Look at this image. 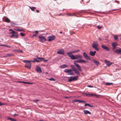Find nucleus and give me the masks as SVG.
Returning a JSON list of instances; mask_svg holds the SVG:
<instances>
[{"mask_svg":"<svg viewBox=\"0 0 121 121\" xmlns=\"http://www.w3.org/2000/svg\"><path fill=\"white\" fill-rule=\"evenodd\" d=\"M90 105V104H89L86 103L85 104V107H86V106H88L89 107Z\"/></svg>","mask_w":121,"mask_h":121,"instance_id":"obj_45","label":"nucleus"},{"mask_svg":"<svg viewBox=\"0 0 121 121\" xmlns=\"http://www.w3.org/2000/svg\"><path fill=\"white\" fill-rule=\"evenodd\" d=\"M73 70L74 71L75 73H77L79 75H80L79 72L76 68H75L74 69H73Z\"/></svg>","mask_w":121,"mask_h":121,"instance_id":"obj_21","label":"nucleus"},{"mask_svg":"<svg viewBox=\"0 0 121 121\" xmlns=\"http://www.w3.org/2000/svg\"><path fill=\"white\" fill-rule=\"evenodd\" d=\"M114 39L115 40L117 41L118 40V38L117 35H114Z\"/></svg>","mask_w":121,"mask_h":121,"instance_id":"obj_29","label":"nucleus"},{"mask_svg":"<svg viewBox=\"0 0 121 121\" xmlns=\"http://www.w3.org/2000/svg\"><path fill=\"white\" fill-rule=\"evenodd\" d=\"M59 67L60 68L64 69L67 67V66L65 64H63L60 66Z\"/></svg>","mask_w":121,"mask_h":121,"instance_id":"obj_22","label":"nucleus"},{"mask_svg":"<svg viewBox=\"0 0 121 121\" xmlns=\"http://www.w3.org/2000/svg\"><path fill=\"white\" fill-rule=\"evenodd\" d=\"M112 46L113 49H115L116 48V46L117 45L116 43H112Z\"/></svg>","mask_w":121,"mask_h":121,"instance_id":"obj_18","label":"nucleus"},{"mask_svg":"<svg viewBox=\"0 0 121 121\" xmlns=\"http://www.w3.org/2000/svg\"><path fill=\"white\" fill-rule=\"evenodd\" d=\"M102 26H100L99 25L97 26V28L99 29H100L102 28Z\"/></svg>","mask_w":121,"mask_h":121,"instance_id":"obj_48","label":"nucleus"},{"mask_svg":"<svg viewBox=\"0 0 121 121\" xmlns=\"http://www.w3.org/2000/svg\"><path fill=\"white\" fill-rule=\"evenodd\" d=\"M70 67L71 68L73 69V70L74 69L76 68L75 67V66L73 65H70Z\"/></svg>","mask_w":121,"mask_h":121,"instance_id":"obj_40","label":"nucleus"},{"mask_svg":"<svg viewBox=\"0 0 121 121\" xmlns=\"http://www.w3.org/2000/svg\"><path fill=\"white\" fill-rule=\"evenodd\" d=\"M34 61L36 60V61H35V62L36 61L37 62H40L39 60V59H37L36 58V59L35 58H34Z\"/></svg>","mask_w":121,"mask_h":121,"instance_id":"obj_38","label":"nucleus"},{"mask_svg":"<svg viewBox=\"0 0 121 121\" xmlns=\"http://www.w3.org/2000/svg\"><path fill=\"white\" fill-rule=\"evenodd\" d=\"M36 11L37 13H39V10H36Z\"/></svg>","mask_w":121,"mask_h":121,"instance_id":"obj_64","label":"nucleus"},{"mask_svg":"<svg viewBox=\"0 0 121 121\" xmlns=\"http://www.w3.org/2000/svg\"><path fill=\"white\" fill-rule=\"evenodd\" d=\"M32 83H31V82H28V84H32Z\"/></svg>","mask_w":121,"mask_h":121,"instance_id":"obj_58","label":"nucleus"},{"mask_svg":"<svg viewBox=\"0 0 121 121\" xmlns=\"http://www.w3.org/2000/svg\"><path fill=\"white\" fill-rule=\"evenodd\" d=\"M84 94H85L86 96H89V94L84 93Z\"/></svg>","mask_w":121,"mask_h":121,"instance_id":"obj_51","label":"nucleus"},{"mask_svg":"<svg viewBox=\"0 0 121 121\" xmlns=\"http://www.w3.org/2000/svg\"><path fill=\"white\" fill-rule=\"evenodd\" d=\"M13 55L11 54H6V56L7 57H9Z\"/></svg>","mask_w":121,"mask_h":121,"instance_id":"obj_34","label":"nucleus"},{"mask_svg":"<svg viewBox=\"0 0 121 121\" xmlns=\"http://www.w3.org/2000/svg\"><path fill=\"white\" fill-rule=\"evenodd\" d=\"M10 24L11 25H12V26H14V25H18V24H15V23H13V22H11L10 23Z\"/></svg>","mask_w":121,"mask_h":121,"instance_id":"obj_35","label":"nucleus"},{"mask_svg":"<svg viewBox=\"0 0 121 121\" xmlns=\"http://www.w3.org/2000/svg\"><path fill=\"white\" fill-rule=\"evenodd\" d=\"M89 107H94V106L93 105H92L90 104Z\"/></svg>","mask_w":121,"mask_h":121,"instance_id":"obj_60","label":"nucleus"},{"mask_svg":"<svg viewBox=\"0 0 121 121\" xmlns=\"http://www.w3.org/2000/svg\"><path fill=\"white\" fill-rule=\"evenodd\" d=\"M67 54L70 58L71 59L73 60L74 55L72 54V53L71 52H67Z\"/></svg>","mask_w":121,"mask_h":121,"instance_id":"obj_11","label":"nucleus"},{"mask_svg":"<svg viewBox=\"0 0 121 121\" xmlns=\"http://www.w3.org/2000/svg\"><path fill=\"white\" fill-rule=\"evenodd\" d=\"M55 38V36L54 35L49 36L48 37V41H50L54 40Z\"/></svg>","mask_w":121,"mask_h":121,"instance_id":"obj_8","label":"nucleus"},{"mask_svg":"<svg viewBox=\"0 0 121 121\" xmlns=\"http://www.w3.org/2000/svg\"><path fill=\"white\" fill-rule=\"evenodd\" d=\"M79 103H86V101L81 100H79Z\"/></svg>","mask_w":121,"mask_h":121,"instance_id":"obj_39","label":"nucleus"},{"mask_svg":"<svg viewBox=\"0 0 121 121\" xmlns=\"http://www.w3.org/2000/svg\"><path fill=\"white\" fill-rule=\"evenodd\" d=\"M11 31H12V32H10V34L12 33V34H14L16 32L14 31L13 30Z\"/></svg>","mask_w":121,"mask_h":121,"instance_id":"obj_46","label":"nucleus"},{"mask_svg":"<svg viewBox=\"0 0 121 121\" xmlns=\"http://www.w3.org/2000/svg\"><path fill=\"white\" fill-rule=\"evenodd\" d=\"M3 45H4V46H5L6 47H9V48H10V47L9 46H7V45H4V44H3Z\"/></svg>","mask_w":121,"mask_h":121,"instance_id":"obj_49","label":"nucleus"},{"mask_svg":"<svg viewBox=\"0 0 121 121\" xmlns=\"http://www.w3.org/2000/svg\"><path fill=\"white\" fill-rule=\"evenodd\" d=\"M39 41L41 42H43L46 40L45 37L43 36L39 35Z\"/></svg>","mask_w":121,"mask_h":121,"instance_id":"obj_6","label":"nucleus"},{"mask_svg":"<svg viewBox=\"0 0 121 121\" xmlns=\"http://www.w3.org/2000/svg\"><path fill=\"white\" fill-rule=\"evenodd\" d=\"M39 32L38 31H35V33L36 34H37Z\"/></svg>","mask_w":121,"mask_h":121,"instance_id":"obj_61","label":"nucleus"},{"mask_svg":"<svg viewBox=\"0 0 121 121\" xmlns=\"http://www.w3.org/2000/svg\"><path fill=\"white\" fill-rule=\"evenodd\" d=\"M101 46L103 49L108 51H109V49L108 47L103 45H101Z\"/></svg>","mask_w":121,"mask_h":121,"instance_id":"obj_16","label":"nucleus"},{"mask_svg":"<svg viewBox=\"0 0 121 121\" xmlns=\"http://www.w3.org/2000/svg\"><path fill=\"white\" fill-rule=\"evenodd\" d=\"M4 104L3 103H2L1 102H0V106L4 105Z\"/></svg>","mask_w":121,"mask_h":121,"instance_id":"obj_50","label":"nucleus"},{"mask_svg":"<svg viewBox=\"0 0 121 121\" xmlns=\"http://www.w3.org/2000/svg\"><path fill=\"white\" fill-rule=\"evenodd\" d=\"M84 13V10H82L79 12H77L76 13H71V16H75L76 17H79L80 15H82Z\"/></svg>","mask_w":121,"mask_h":121,"instance_id":"obj_2","label":"nucleus"},{"mask_svg":"<svg viewBox=\"0 0 121 121\" xmlns=\"http://www.w3.org/2000/svg\"><path fill=\"white\" fill-rule=\"evenodd\" d=\"M114 52L116 54L121 55V49H117L114 51Z\"/></svg>","mask_w":121,"mask_h":121,"instance_id":"obj_17","label":"nucleus"},{"mask_svg":"<svg viewBox=\"0 0 121 121\" xmlns=\"http://www.w3.org/2000/svg\"><path fill=\"white\" fill-rule=\"evenodd\" d=\"M93 62L95 63V64L97 66H98L99 64V62L95 60H94Z\"/></svg>","mask_w":121,"mask_h":121,"instance_id":"obj_24","label":"nucleus"},{"mask_svg":"<svg viewBox=\"0 0 121 121\" xmlns=\"http://www.w3.org/2000/svg\"><path fill=\"white\" fill-rule=\"evenodd\" d=\"M18 35L17 32L13 34L12 35L10 36V37L11 38L14 37V38L15 39H17L18 38Z\"/></svg>","mask_w":121,"mask_h":121,"instance_id":"obj_9","label":"nucleus"},{"mask_svg":"<svg viewBox=\"0 0 121 121\" xmlns=\"http://www.w3.org/2000/svg\"><path fill=\"white\" fill-rule=\"evenodd\" d=\"M90 54L91 56H94L95 55L93 53V52L92 51H90Z\"/></svg>","mask_w":121,"mask_h":121,"instance_id":"obj_30","label":"nucleus"},{"mask_svg":"<svg viewBox=\"0 0 121 121\" xmlns=\"http://www.w3.org/2000/svg\"><path fill=\"white\" fill-rule=\"evenodd\" d=\"M87 87H93V86H91V85H88L87 86Z\"/></svg>","mask_w":121,"mask_h":121,"instance_id":"obj_54","label":"nucleus"},{"mask_svg":"<svg viewBox=\"0 0 121 121\" xmlns=\"http://www.w3.org/2000/svg\"><path fill=\"white\" fill-rule=\"evenodd\" d=\"M73 80V77L72 76H71L70 77L69 79L68 80V81L69 82H70Z\"/></svg>","mask_w":121,"mask_h":121,"instance_id":"obj_26","label":"nucleus"},{"mask_svg":"<svg viewBox=\"0 0 121 121\" xmlns=\"http://www.w3.org/2000/svg\"><path fill=\"white\" fill-rule=\"evenodd\" d=\"M71 53L73 54V53H75V51H71Z\"/></svg>","mask_w":121,"mask_h":121,"instance_id":"obj_57","label":"nucleus"},{"mask_svg":"<svg viewBox=\"0 0 121 121\" xmlns=\"http://www.w3.org/2000/svg\"><path fill=\"white\" fill-rule=\"evenodd\" d=\"M105 62L107 65L108 66H109L111 65L112 64V63L111 62L109 61L105 60H104Z\"/></svg>","mask_w":121,"mask_h":121,"instance_id":"obj_12","label":"nucleus"},{"mask_svg":"<svg viewBox=\"0 0 121 121\" xmlns=\"http://www.w3.org/2000/svg\"><path fill=\"white\" fill-rule=\"evenodd\" d=\"M73 70L74 71L75 73H77L79 75H80L79 72L76 68H75L74 69H73Z\"/></svg>","mask_w":121,"mask_h":121,"instance_id":"obj_19","label":"nucleus"},{"mask_svg":"<svg viewBox=\"0 0 121 121\" xmlns=\"http://www.w3.org/2000/svg\"><path fill=\"white\" fill-rule=\"evenodd\" d=\"M17 115H18V114H15L13 115V116L15 117V116H16Z\"/></svg>","mask_w":121,"mask_h":121,"instance_id":"obj_63","label":"nucleus"},{"mask_svg":"<svg viewBox=\"0 0 121 121\" xmlns=\"http://www.w3.org/2000/svg\"><path fill=\"white\" fill-rule=\"evenodd\" d=\"M74 64L79 70L81 71L82 70V69L81 67L78 64L75 62H74Z\"/></svg>","mask_w":121,"mask_h":121,"instance_id":"obj_13","label":"nucleus"},{"mask_svg":"<svg viewBox=\"0 0 121 121\" xmlns=\"http://www.w3.org/2000/svg\"><path fill=\"white\" fill-rule=\"evenodd\" d=\"M5 20V22L7 23H9L10 22V20L7 18H6Z\"/></svg>","mask_w":121,"mask_h":121,"instance_id":"obj_25","label":"nucleus"},{"mask_svg":"<svg viewBox=\"0 0 121 121\" xmlns=\"http://www.w3.org/2000/svg\"><path fill=\"white\" fill-rule=\"evenodd\" d=\"M83 55L84 57H85L86 56H87V54L85 52H84L83 53Z\"/></svg>","mask_w":121,"mask_h":121,"instance_id":"obj_42","label":"nucleus"},{"mask_svg":"<svg viewBox=\"0 0 121 121\" xmlns=\"http://www.w3.org/2000/svg\"><path fill=\"white\" fill-rule=\"evenodd\" d=\"M39 101V100H38V99H36V100H34V102H37V101Z\"/></svg>","mask_w":121,"mask_h":121,"instance_id":"obj_53","label":"nucleus"},{"mask_svg":"<svg viewBox=\"0 0 121 121\" xmlns=\"http://www.w3.org/2000/svg\"><path fill=\"white\" fill-rule=\"evenodd\" d=\"M73 70L74 71L75 73H77L79 75H80L79 72L76 68H75L74 69H73Z\"/></svg>","mask_w":121,"mask_h":121,"instance_id":"obj_20","label":"nucleus"},{"mask_svg":"<svg viewBox=\"0 0 121 121\" xmlns=\"http://www.w3.org/2000/svg\"><path fill=\"white\" fill-rule=\"evenodd\" d=\"M73 80H77L78 78V76L77 75L75 77H73Z\"/></svg>","mask_w":121,"mask_h":121,"instance_id":"obj_33","label":"nucleus"},{"mask_svg":"<svg viewBox=\"0 0 121 121\" xmlns=\"http://www.w3.org/2000/svg\"><path fill=\"white\" fill-rule=\"evenodd\" d=\"M72 70L71 69H65L64 70V72L65 73H68V75H74V73L71 71Z\"/></svg>","mask_w":121,"mask_h":121,"instance_id":"obj_3","label":"nucleus"},{"mask_svg":"<svg viewBox=\"0 0 121 121\" xmlns=\"http://www.w3.org/2000/svg\"><path fill=\"white\" fill-rule=\"evenodd\" d=\"M117 10V9H113V10H111L110 11H113L114 10Z\"/></svg>","mask_w":121,"mask_h":121,"instance_id":"obj_59","label":"nucleus"},{"mask_svg":"<svg viewBox=\"0 0 121 121\" xmlns=\"http://www.w3.org/2000/svg\"><path fill=\"white\" fill-rule=\"evenodd\" d=\"M87 61H85L84 60L81 59H80L79 60H75L74 61V62H76L77 63H85L87 62Z\"/></svg>","mask_w":121,"mask_h":121,"instance_id":"obj_7","label":"nucleus"},{"mask_svg":"<svg viewBox=\"0 0 121 121\" xmlns=\"http://www.w3.org/2000/svg\"><path fill=\"white\" fill-rule=\"evenodd\" d=\"M36 70L37 72L40 73L42 72V70L40 67L38 66H37L36 68Z\"/></svg>","mask_w":121,"mask_h":121,"instance_id":"obj_15","label":"nucleus"},{"mask_svg":"<svg viewBox=\"0 0 121 121\" xmlns=\"http://www.w3.org/2000/svg\"><path fill=\"white\" fill-rule=\"evenodd\" d=\"M29 7L31 9V10L33 11H34V10L36 8V7H31L30 6H29Z\"/></svg>","mask_w":121,"mask_h":121,"instance_id":"obj_31","label":"nucleus"},{"mask_svg":"<svg viewBox=\"0 0 121 121\" xmlns=\"http://www.w3.org/2000/svg\"><path fill=\"white\" fill-rule=\"evenodd\" d=\"M8 119L10 120L11 121H16V120L10 117H8Z\"/></svg>","mask_w":121,"mask_h":121,"instance_id":"obj_28","label":"nucleus"},{"mask_svg":"<svg viewBox=\"0 0 121 121\" xmlns=\"http://www.w3.org/2000/svg\"><path fill=\"white\" fill-rule=\"evenodd\" d=\"M20 35L22 36H24L25 35V34L23 33H21Z\"/></svg>","mask_w":121,"mask_h":121,"instance_id":"obj_41","label":"nucleus"},{"mask_svg":"<svg viewBox=\"0 0 121 121\" xmlns=\"http://www.w3.org/2000/svg\"><path fill=\"white\" fill-rule=\"evenodd\" d=\"M19 82L20 83H23L25 84H27L28 82H25L24 81H19Z\"/></svg>","mask_w":121,"mask_h":121,"instance_id":"obj_37","label":"nucleus"},{"mask_svg":"<svg viewBox=\"0 0 121 121\" xmlns=\"http://www.w3.org/2000/svg\"><path fill=\"white\" fill-rule=\"evenodd\" d=\"M114 1L115 2L117 3L118 4H119V2L118 1L115 0Z\"/></svg>","mask_w":121,"mask_h":121,"instance_id":"obj_52","label":"nucleus"},{"mask_svg":"<svg viewBox=\"0 0 121 121\" xmlns=\"http://www.w3.org/2000/svg\"><path fill=\"white\" fill-rule=\"evenodd\" d=\"M113 84V83H112L106 82L105 84L106 85L108 86L110 85H112Z\"/></svg>","mask_w":121,"mask_h":121,"instance_id":"obj_36","label":"nucleus"},{"mask_svg":"<svg viewBox=\"0 0 121 121\" xmlns=\"http://www.w3.org/2000/svg\"><path fill=\"white\" fill-rule=\"evenodd\" d=\"M98 44L97 42H95L92 44V47L93 48L98 51L99 50V48L98 47Z\"/></svg>","mask_w":121,"mask_h":121,"instance_id":"obj_5","label":"nucleus"},{"mask_svg":"<svg viewBox=\"0 0 121 121\" xmlns=\"http://www.w3.org/2000/svg\"><path fill=\"white\" fill-rule=\"evenodd\" d=\"M84 58L86 59L87 60H91L90 58L88 55L86 56Z\"/></svg>","mask_w":121,"mask_h":121,"instance_id":"obj_27","label":"nucleus"},{"mask_svg":"<svg viewBox=\"0 0 121 121\" xmlns=\"http://www.w3.org/2000/svg\"><path fill=\"white\" fill-rule=\"evenodd\" d=\"M79 51V50H77L75 51V53H77V52H78Z\"/></svg>","mask_w":121,"mask_h":121,"instance_id":"obj_55","label":"nucleus"},{"mask_svg":"<svg viewBox=\"0 0 121 121\" xmlns=\"http://www.w3.org/2000/svg\"><path fill=\"white\" fill-rule=\"evenodd\" d=\"M49 80L52 81H55V80L53 78H51Z\"/></svg>","mask_w":121,"mask_h":121,"instance_id":"obj_43","label":"nucleus"},{"mask_svg":"<svg viewBox=\"0 0 121 121\" xmlns=\"http://www.w3.org/2000/svg\"><path fill=\"white\" fill-rule=\"evenodd\" d=\"M89 95H90L91 96H96V95H95V94H89Z\"/></svg>","mask_w":121,"mask_h":121,"instance_id":"obj_44","label":"nucleus"},{"mask_svg":"<svg viewBox=\"0 0 121 121\" xmlns=\"http://www.w3.org/2000/svg\"><path fill=\"white\" fill-rule=\"evenodd\" d=\"M73 101L74 102H79V100L75 99Z\"/></svg>","mask_w":121,"mask_h":121,"instance_id":"obj_47","label":"nucleus"},{"mask_svg":"<svg viewBox=\"0 0 121 121\" xmlns=\"http://www.w3.org/2000/svg\"><path fill=\"white\" fill-rule=\"evenodd\" d=\"M82 56L81 55H74L73 60L80 59L82 58Z\"/></svg>","mask_w":121,"mask_h":121,"instance_id":"obj_4","label":"nucleus"},{"mask_svg":"<svg viewBox=\"0 0 121 121\" xmlns=\"http://www.w3.org/2000/svg\"><path fill=\"white\" fill-rule=\"evenodd\" d=\"M36 58L37 59H39L40 61H43L44 62H46L47 61V60L44 59L43 58H40L38 57V56H37Z\"/></svg>","mask_w":121,"mask_h":121,"instance_id":"obj_14","label":"nucleus"},{"mask_svg":"<svg viewBox=\"0 0 121 121\" xmlns=\"http://www.w3.org/2000/svg\"><path fill=\"white\" fill-rule=\"evenodd\" d=\"M98 39L100 41H101L102 40V39L100 38H98Z\"/></svg>","mask_w":121,"mask_h":121,"instance_id":"obj_62","label":"nucleus"},{"mask_svg":"<svg viewBox=\"0 0 121 121\" xmlns=\"http://www.w3.org/2000/svg\"><path fill=\"white\" fill-rule=\"evenodd\" d=\"M65 51L64 49H60L57 52V54L61 55H64V54Z\"/></svg>","mask_w":121,"mask_h":121,"instance_id":"obj_10","label":"nucleus"},{"mask_svg":"<svg viewBox=\"0 0 121 121\" xmlns=\"http://www.w3.org/2000/svg\"><path fill=\"white\" fill-rule=\"evenodd\" d=\"M83 112L85 114H91V113L89 111L87 110H84Z\"/></svg>","mask_w":121,"mask_h":121,"instance_id":"obj_23","label":"nucleus"},{"mask_svg":"<svg viewBox=\"0 0 121 121\" xmlns=\"http://www.w3.org/2000/svg\"><path fill=\"white\" fill-rule=\"evenodd\" d=\"M24 62L26 63L25 65V67L27 68L30 69L31 66V64L30 62V61L29 60H24Z\"/></svg>","mask_w":121,"mask_h":121,"instance_id":"obj_1","label":"nucleus"},{"mask_svg":"<svg viewBox=\"0 0 121 121\" xmlns=\"http://www.w3.org/2000/svg\"><path fill=\"white\" fill-rule=\"evenodd\" d=\"M18 52H21V53L23 52V51H22V50H19V51Z\"/></svg>","mask_w":121,"mask_h":121,"instance_id":"obj_56","label":"nucleus"},{"mask_svg":"<svg viewBox=\"0 0 121 121\" xmlns=\"http://www.w3.org/2000/svg\"><path fill=\"white\" fill-rule=\"evenodd\" d=\"M16 30L19 31H23L24 30L23 29H20L19 28H16L15 29Z\"/></svg>","mask_w":121,"mask_h":121,"instance_id":"obj_32","label":"nucleus"}]
</instances>
